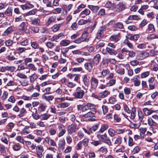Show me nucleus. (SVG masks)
Masks as SVG:
<instances>
[{
  "instance_id": "obj_1",
  "label": "nucleus",
  "mask_w": 158,
  "mask_h": 158,
  "mask_svg": "<svg viewBox=\"0 0 158 158\" xmlns=\"http://www.w3.org/2000/svg\"><path fill=\"white\" fill-rule=\"evenodd\" d=\"M85 94V91L81 87H78L76 88L73 96L77 98L81 99L83 97Z\"/></svg>"
},
{
  "instance_id": "obj_2",
  "label": "nucleus",
  "mask_w": 158,
  "mask_h": 158,
  "mask_svg": "<svg viewBox=\"0 0 158 158\" xmlns=\"http://www.w3.org/2000/svg\"><path fill=\"white\" fill-rule=\"evenodd\" d=\"M58 129L59 132L57 133V136L58 137L62 136L66 133V131L64 126L62 124H59L58 126Z\"/></svg>"
},
{
  "instance_id": "obj_3",
  "label": "nucleus",
  "mask_w": 158,
  "mask_h": 158,
  "mask_svg": "<svg viewBox=\"0 0 158 158\" xmlns=\"http://www.w3.org/2000/svg\"><path fill=\"white\" fill-rule=\"evenodd\" d=\"M44 151L43 146L41 145H38L36 148V154L39 158H41L43 156V152Z\"/></svg>"
},
{
  "instance_id": "obj_4",
  "label": "nucleus",
  "mask_w": 158,
  "mask_h": 158,
  "mask_svg": "<svg viewBox=\"0 0 158 158\" xmlns=\"http://www.w3.org/2000/svg\"><path fill=\"white\" fill-rule=\"evenodd\" d=\"M100 141L103 142L109 145H110L111 143L110 140L107 137V135L106 134L99 136Z\"/></svg>"
},
{
  "instance_id": "obj_5",
  "label": "nucleus",
  "mask_w": 158,
  "mask_h": 158,
  "mask_svg": "<svg viewBox=\"0 0 158 158\" xmlns=\"http://www.w3.org/2000/svg\"><path fill=\"white\" fill-rule=\"evenodd\" d=\"M149 56V53L143 51L137 54V58L140 60H142Z\"/></svg>"
},
{
  "instance_id": "obj_6",
  "label": "nucleus",
  "mask_w": 158,
  "mask_h": 158,
  "mask_svg": "<svg viewBox=\"0 0 158 158\" xmlns=\"http://www.w3.org/2000/svg\"><path fill=\"white\" fill-rule=\"evenodd\" d=\"M78 129V128L76 126L75 124H72L68 126V132L69 133L71 134L75 132L76 130Z\"/></svg>"
},
{
  "instance_id": "obj_7",
  "label": "nucleus",
  "mask_w": 158,
  "mask_h": 158,
  "mask_svg": "<svg viewBox=\"0 0 158 158\" xmlns=\"http://www.w3.org/2000/svg\"><path fill=\"white\" fill-rule=\"evenodd\" d=\"M138 120L140 123L143 122L144 123L146 122V118H147L144 116L141 110L138 111Z\"/></svg>"
},
{
  "instance_id": "obj_8",
  "label": "nucleus",
  "mask_w": 158,
  "mask_h": 158,
  "mask_svg": "<svg viewBox=\"0 0 158 158\" xmlns=\"http://www.w3.org/2000/svg\"><path fill=\"white\" fill-rule=\"evenodd\" d=\"M139 77L138 75H136L134 76L131 79L134 83V86H139L140 85V81L139 80Z\"/></svg>"
},
{
  "instance_id": "obj_9",
  "label": "nucleus",
  "mask_w": 158,
  "mask_h": 158,
  "mask_svg": "<svg viewBox=\"0 0 158 158\" xmlns=\"http://www.w3.org/2000/svg\"><path fill=\"white\" fill-rule=\"evenodd\" d=\"M120 39V33H118L116 35H112L110 39L112 41L115 42H118Z\"/></svg>"
},
{
  "instance_id": "obj_10",
  "label": "nucleus",
  "mask_w": 158,
  "mask_h": 158,
  "mask_svg": "<svg viewBox=\"0 0 158 158\" xmlns=\"http://www.w3.org/2000/svg\"><path fill=\"white\" fill-rule=\"evenodd\" d=\"M15 27L13 26H11L8 27L4 32L3 35L6 36L12 32L14 31Z\"/></svg>"
},
{
  "instance_id": "obj_11",
  "label": "nucleus",
  "mask_w": 158,
  "mask_h": 158,
  "mask_svg": "<svg viewBox=\"0 0 158 158\" xmlns=\"http://www.w3.org/2000/svg\"><path fill=\"white\" fill-rule=\"evenodd\" d=\"M56 19V17L54 16H50L46 23V25L48 26L50 25L51 23L55 22Z\"/></svg>"
},
{
  "instance_id": "obj_12",
  "label": "nucleus",
  "mask_w": 158,
  "mask_h": 158,
  "mask_svg": "<svg viewBox=\"0 0 158 158\" xmlns=\"http://www.w3.org/2000/svg\"><path fill=\"white\" fill-rule=\"evenodd\" d=\"M116 11L119 12L122 11L125 8V6L123 2H120L118 5Z\"/></svg>"
},
{
  "instance_id": "obj_13",
  "label": "nucleus",
  "mask_w": 158,
  "mask_h": 158,
  "mask_svg": "<svg viewBox=\"0 0 158 158\" xmlns=\"http://www.w3.org/2000/svg\"><path fill=\"white\" fill-rule=\"evenodd\" d=\"M149 6L147 5H143L141 6V8L139 10L138 12L142 15H143L144 12L143 10H146L149 8Z\"/></svg>"
},
{
  "instance_id": "obj_14",
  "label": "nucleus",
  "mask_w": 158,
  "mask_h": 158,
  "mask_svg": "<svg viewBox=\"0 0 158 158\" xmlns=\"http://www.w3.org/2000/svg\"><path fill=\"white\" fill-rule=\"evenodd\" d=\"M139 19V16L137 15H131L128 17L127 20L125 22L127 24H128L131 23L129 21V20H136Z\"/></svg>"
},
{
  "instance_id": "obj_15",
  "label": "nucleus",
  "mask_w": 158,
  "mask_h": 158,
  "mask_svg": "<svg viewBox=\"0 0 158 158\" xmlns=\"http://www.w3.org/2000/svg\"><path fill=\"white\" fill-rule=\"evenodd\" d=\"M61 26V24H55L52 27L51 30L53 32H56L59 30Z\"/></svg>"
},
{
  "instance_id": "obj_16",
  "label": "nucleus",
  "mask_w": 158,
  "mask_h": 158,
  "mask_svg": "<svg viewBox=\"0 0 158 158\" xmlns=\"http://www.w3.org/2000/svg\"><path fill=\"white\" fill-rule=\"evenodd\" d=\"M85 67L86 69L89 71L91 72L93 70V66L90 63L86 62L85 64Z\"/></svg>"
},
{
  "instance_id": "obj_17",
  "label": "nucleus",
  "mask_w": 158,
  "mask_h": 158,
  "mask_svg": "<svg viewBox=\"0 0 158 158\" xmlns=\"http://www.w3.org/2000/svg\"><path fill=\"white\" fill-rule=\"evenodd\" d=\"M143 111L145 116H147L152 114L153 112L152 110H149L147 108H144L143 109Z\"/></svg>"
},
{
  "instance_id": "obj_18",
  "label": "nucleus",
  "mask_w": 158,
  "mask_h": 158,
  "mask_svg": "<svg viewBox=\"0 0 158 158\" xmlns=\"http://www.w3.org/2000/svg\"><path fill=\"white\" fill-rule=\"evenodd\" d=\"M42 98L46 101H52L54 97L52 95L47 96L45 94H43L42 95Z\"/></svg>"
},
{
  "instance_id": "obj_19",
  "label": "nucleus",
  "mask_w": 158,
  "mask_h": 158,
  "mask_svg": "<svg viewBox=\"0 0 158 158\" xmlns=\"http://www.w3.org/2000/svg\"><path fill=\"white\" fill-rule=\"evenodd\" d=\"M31 24L35 26L39 25L40 23V19L38 18H35L31 21Z\"/></svg>"
},
{
  "instance_id": "obj_20",
  "label": "nucleus",
  "mask_w": 158,
  "mask_h": 158,
  "mask_svg": "<svg viewBox=\"0 0 158 158\" xmlns=\"http://www.w3.org/2000/svg\"><path fill=\"white\" fill-rule=\"evenodd\" d=\"M106 50L110 55H115L117 54V51L112 48H110L108 47L106 48Z\"/></svg>"
},
{
  "instance_id": "obj_21",
  "label": "nucleus",
  "mask_w": 158,
  "mask_h": 158,
  "mask_svg": "<svg viewBox=\"0 0 158 158\" xmlns=\"http://www.w3.org/2000/svg\"><path fill=\"white\" fill-rule=\"evenodd\" d=\"M98 85V81L94 78H92L91 81V85L93 88H96Z\"/></svg>"
},
{
  "instance_id": "obj_22",
  "label": "nucleus",
  "mask_w": 158,
  "mask_h": 158,
  "mask_svg": "<svg viewBox=\"0 0 158 158\" xmlns=\"http://www.w3.org/2000/svg\"><path fill=\"white\" fill-rule=\"evenodd\" d=\"M65 141L64 139L63 138L60 139L59 140L58 143V146L60 148H62V149H64L65 145Z\"/></svg>"
},
{
  "instance_id": "obj_23",
  "label": "nucleus",
  "mask_w": 158,
  "mask_h": 158,
  "mask_svg": "<svg viewBox=\"0 0 158 158\" xmlns=\"http://www.w3.org/2000/svg\"><path fill=\"white\" fill-rule=\"evenodd\" d=\"M82 79L84 84L87 86L89 85V80L87 78V75L86 74L83 75L82 76Z\"/></svg>"
},
{
  "instance_id": "obj_24",
  "label": "nucleus",
  "mask_w": 158,
  "mask_h": 158,
  "mask_svg": "<svg viewBox=\"0 0 158 158\" xmlns=\"http://www.w3.org/2000/svg\"><path fill=\"white\" fill-rule=\"evenodd\" d=\"M47 106L46 104L44 103H42L40 104L38 108V110L40 112H43L45 110Z\"/></svg>"
},
{
  "instance_id": "obj_25",
  "label": "nucleus",
  "mask_w": 158,
  "mask_h": 158,
  "mask_svg": "<svg viewBox=\"0 0 158 158\" xmlns=\"http://www.w3.org/2000/svg\"><path fill=\"white\" fill-rule=\"evenodd\" d=\"M146 39L148 40H151L155 39H158V35L153 33L150 34L148 36Z\"/></svg>"
},
{
  "instance_id": "obj_26",
  "label": "nucleus",
  "mask_w": 158,
  "mask_h": 158,
  "mask_svg": "<svg viewBox=\"0 0 158 158\" xmlns=\"http://www.w3.org/2000/svg\"><path fill=\"white\" fill-rule=\"evenodd\" d=\"M110 94V92L107 90H106L100 93L99 97L102 98H105L107 97V96Z\"/></svg>"
},
{
  "instance_id": "obj_27",
  "label": "nucleus",
  "mask_w": 158,
  "mask_h": 158,
  "mask_svg": "<svg viewBox=\"0 0 158 158\" xmlns=\"http://www.w3.org/2000/svg\"><path fill=\"white\" fill-rule=\"evenodd\" d=\"M51 116L50 114L45 113L40 116V118L41 120H47Z\"/></svg>"
},
{
  "instance_id": "obj_28",
  "label": "nucleus",
  "mask_w": 158,
  "mask_h": 158,
  "mask_svg": "<svg viewBox=\"0 0 158 158\" xmlns=\"http://www.w3.org/2000/svg\"><path fill=\"white\" fill-rule=\"evenodd\" d=\"M136 110L135 108H132L131 114L130 116L131 119L133 120L135 118L136 116Z\"/></svg>"
},
{
  "instance_id": "obj_29",
  "label": "nucleus",
  "mask_w": 158,
  "mask_h": 158,
  "mask_svg": "<svg viewBox=\"0 0 158 158\" xmlns=\"http://www.w3.org/2000/svg\"><path fill=\"white\" fill-rule=\"evenodd\" d=\"M70 43V41L67 40H62L60 43V44L62 46H66L68 45Z\"/></svg>"
},
{
  "instance_id": "obj_30",
  "label": "nucleus",
  "mask_w": 158,
  "mask_h": 158,
  "mask_svg": "<svg viewBox=\"0 0 158 158\" xmlns=\"http://www.w3.org/2000/svg\"><path fill=\"white\" fill-rule=\"evenodd\" d=\"M109 126L107 124H104L101 125L100 129L99 130V131L102 133L105 130H106L108 128Z\"/></svg>"
},
{
  "instance_id": "obj_31",
  "label": "nucleus",
  "mask_w": 158,
  "mask_h": 158,
  "mask_svg": "<svg viewBox=\"0 0 158 158\" xmlns=\"http://www.w3.org/2000/svg\"><path fill=\"white\" fill-rule=\"evenodd\" d=\"M38 78V76L35 73L32 74L30 76V81L31 83L34 82Z\"/></svg>"
},
{
  "instance_id": "obj_32",
  "label": "nucleus",
  "mask_w": 158,
  "mask_h": 158,
  "mask_svg": "<svg viewBox=\"0 0 158 158\" xmlns=\"http://www.w3.org/2000/svg\"><path fill=\"white\" fill-rule=\"evenodd\" d=\"M127 53L128 55L127 59H129L130 58H133L135 56V52L132 50H129Z\"/></svg>"
},
{
  "instance_id": "obj_33",
  "label": "nucleus",
  "mask_w": 158,
  "mask_h": 158,
  "mask_svg": "<svg viewBox=\"0 0 158 158\" xmlns=\"http://www.w3.org/2000/svg\"><path fill=\"white\" fill-rule=\"evenodd\" d=\"M89 109L92 110V111H93L94 113H96V109L94 108L95 106L93 104L90 103H88L87 104Z\"/></svg>"
},
{
  "instance_id": "obj_34",
  "label": "nucleus",
  "mask_w": 158,
  "mask_h": 158,
  "mask_svg": "<svg viewBox=\"0 0 158 158\" xmlns=\"http://www.w3.org/2000/svg\"><path fill=\"white\" fill-rule=\"evenodd\" d=\"M150 74V71H147L142 73L140 75V77L142 78H145L148 77Z\"/></svg>"
},
{
  "instance_id": "obj_35",
  "label": "nucleus",
  "mask_w": 158,
  "mask_h": 158,
  "mask_svg": "<svg viewBox=\"0 0 158 158\" xmlns=\"http://www.w3.org/2000/svg\"><path fill=\"white\" fill-rule=\"evenodd\" d=\"M88 33L86 32H85L83 33V34H82L81 37V38L83 40V41H84L86 42H88L89 40V39L86 38L87 36H88Z\"/></svg>"
},
{
  "instance_id": "obj_36",
  "label": "nucleus",
  "mask_w": 158,
  "mask_h": 158,
  "mask_svg": "<svg viewBox=\"0 0 158 158\" xmlns=\"http://www.w3.org/2000/svg\"><path fill=\"white\" fill-rule=\"evenodd\" d=\"M0 152L3 155H6V151L5 147L2 144H0Z\"/></svg>"
},
{
  "instance_id": "obj_37",
  "label": "nucleus",
  "mask_w": 158,
  "mask_h": 158,
  "mask_svg": "<svg viewBox=\"0 0 158 158\" xmlns=\"http://www.w3.org/2000/svg\"><path fill=\"white\" fill-rule=\"evenodd\" d=\"M124 43L125 44L127 45L128 47L130 49H133L134 47L133 44L129 42L128 40H125L124 42Z\"/></svg>"
},
{
  "instance_id": "obj_38",
  "label": "nucleus",
  "mask_w": 158,
  "mask_h": 158,
  "mask_svg": "<svg viewBox=\"0 0 158 158\" xmlns=\"http://www.w3.org/2000/svg\"><path fill=\"white\" fill-rule=\"evenodd\" d=\"M88 7L94 12H97L98 10V7L97 6L89 5Z\"/></svg>"
},
{
  "instance_id": "obj_39",
  "label": "nucleus",
  "mask_w": 158,
  "mask_h": 158,
  "mask_svg": "<svg viewBox=\"0 0 158 158\" xmlns=\"http://www.w3.org/2000/svg\"><path fill=\"white\" fill-rule=\"evenodd\" d=\"M95 113L93 111H90L85 114L84 116L85 118H91L94 116V114Z\"/></svg>"
},
{
  "instance_id": "obj_40",
  "label": "nucleus",
  "mask_w": 158,
  "mask_h": 158,
  "mask_svg": "<svg viewBox=\"0 0 158 158\" xmlns=\"http://www.w3.org/2000/svg\"><path fill=\"white\" fill-rule=\"evenodd\" d=\"M12 148L14 151H18L20 150L21 147L19 144L15 143Z\"/></svg>"
},
{
  "instance_id": "obj_41",
  "label": "nucleus",
  "mask_w": 158,
  "mask_h": 158,
  "mask_svg": "<svg viewBox=\"0 0 158 158\" xmlns=\"http://www.w3.org/2000/svg\"><path fill=\"white\" fill-rule=\"evenodd\" d=\"M45 45L48 48L50 49L53 48L55 46V44L54 43L50 41L47 42L45 44Z\"/></svg>"
},
{
  "instance_id": "obj_42",
  "label": "nucleus",
  "mask_w": 158,
  "mask_h": 158,
  "mask_svg": "<svg viewBox=\"0 0 158 158\" xmlns=\"http://www.w3.org/2000/svg\"><path fill=\"white\" fill-rule=\"evenodd\" d=\"M114 144L119 145L122 142V138L120 136L114 140Z\"/></svg>"
},
{
  "instance_id": "obj_43",
  "label": "nucleus",
  "mask_w": 158,
  "mask_h": 158,
  "mask_svg": "<svg viewBox=\"0 0 158 158\" xmlns=\"http://www.w3.org/2000/svg\"><path fill=\"white\" fill-rule=\"evenodd\" d=\"M152 70L155 71H157L158 70V64L153 61H152Z\"/></svg>"
},
{
  "instance_id": "obj_44",
  "label": "nucleus",
  "mask_w": 158,
  "mask_h": 158,
  "mask_svg": "<svg viewBox=\"0 0 158 158\" xmlns=\"http://www.w3.org/2000/svg\"><path fill=\"white\" fill-rule=\"evenodd\" d=\"M116 96L114 95L110 97L109 99V102L111 104H114L115 103L116 101Z\"/></svg>"
},
{
  "instance_id": "obj_45",
  "label": "nucleus",
  "mask_w": 158,
  "mask_h": 158,
  "mask_svg": "<svg viewBox=\"0 0 158 158\" xmlns=\"http://www.w3.org/2000/svg\"><path fill=\"white\" fill-rule=\"evenodd\" d=\"M31 46L34 49H37L39 48V45L35 41L31 42Z\"/></svg>"
},
{
  "instance_id": "obj_46",
  "label": "nucleus",
  "mask_w": 158,
  "mask_h": 158,
  "mask_svg": "<svg viewBox=\"0 0 158 158\" xmlns=\"http://www.w3.org/2000/svg\"><path fill=\"white\" fill-rule=\"evenodd\" d=\"M3 135L4 136H2L1 137V141L5 144H8V141L7 139V138L5 137L6 135H7L6 133H3Z\"/></svg>"
},
{
  "instance_id": "obj_47",
  "label": "nucleus",
  "mask_w": 158,
  "mask_h": 158,
  "mask_svg": "<svg viewBox=\"0 0 158 158\" xmlns=\"http://www.w3.org/2000/svg\"><path fill=\"white\" fill-rule=\"evenodd\" d=\"M148 30L151 32L154 31L155 28L153 25L152 24H149L148 26Z\"/></svg>"
},
{
  "instance_id": "obj_48",
  "label": "nucleus",
  "mask_w": 158,
  "mask_h": 158,
  "mask_svg": "<svg viewBox=\"0 0 158 158\" xmlns=\"http://www.w3.org/2000/svg\"><path fill=\"white\" fill-rule=\"evenodd\" d=\"M5 15L8 16H10L12 15V10L11 8H8L5 12Z\"/></svg>"
},
{
  "instance_id": "obj_49",
  "label": "nucleus",
  "mask_w": 158,
  "mask_h": 158,
  "mask_svg": "<svg viewBox=\"0 0 158 158\" xmlns=\"http://www.w3.org/2000/svg\"><path fill=\"white\" fill-rule=\"evenodd\" d=\"M16 139L19 143L24 144L25 140L23 137L20 136H17Z\"/></svg>"
},
{
  "instance_id": "obj_50",
  "label": "nucleus",
  "mask_w": 158,
  "mask_h": 158,
  "mask_svg": "<svg viewBox=\"0 0 158 158\" xmlns=\"http://www.w3.org/2000/svg\"><path fill=\"white\" fill-rule=\"evenodd\" d=\"M69 50L68 48H63L61 49V53L64 56L66 57V53L68 52Z\"/></svg>"
},
{
  "instance_id": "obj_51",
  "label": "nucleus",
  "mask_w": 158,
  "mask_h": 158,
  "mask_svg": "<svg viewBox=\"0 0 158 158\" xmlns=\"http://www.w3.org/2000/svg\"><path fill=\"white\" fill-rule=\"evenodd\" d=\"M146 120H147L148 124L149 125L151 126H154V124L155 123V122L151 118L149 117L147 118H146Z\"/></svg>"
},
{
  "instance_id": "obj_52",
  "label": "nucleus",
  "mask_w": 158,
  "mask_h": 158,
  "mask_svg": "<svg viewBox=\"0 0 158 158\" xmlns=\"http://www.w3.org/2000/svg\"><path fill=\"white\" fill-rule=\"evenodd\" d=\"M108 133L110 136L113 137L115 135V131L113 129L110 128L108 130Z\"/></svg>"
},
{
  "instance_id": "obj_53",
  "label": "nucleus",
  "mask_w": 158,
  "mask_h": 158,
  "mask_svg": "<svg viewBox=\"0 0 158 158\" xmlns=\"http://www.w3.org/2000/svg\"><path fill=\"white\" fill-rule=\"evenodd\" d=\"M43 3L46 4L47 7H52V5L51 2L49 0H43Z\"/></svg>"
},
{
  "instance_id": "obj_54",
  "label": "nucleus",
  "mask_w": 158,
  "mask_h": 158,
  "mask_svg": "<svg viewBox=\"0 0 158 158\" xmlns=\"http://www.w3.org/2000/svg\"><path fill=\"white\" fill-rule=\"evenodd\" d=\"M81 141V142L83 145L85 147L88 145L89 142V139L88 138H85Z\"/></svg>"
},
{
  "instance_id": "obj_55",
  "label": "nucleus",
  "mask_w": 158,
  "mask_h": 158,
  "mask_svg": "<svg viewBox=\"0 0 158 158\" xmlns=\"http://www.w3.org/2000/svg\"><path fill=\"white\" fill-rule=\"evenodd\" d=\"M31 29L32 33L33 34L38 33L39 30V27L36 26L32 27H31Z\"/></svg>"
},
{
  "instance_id": "obj_56",
  "label": "nucleus",
  "mask_w": 158,
  "mask_h": 158,
  "mask_svg": "<svg viewBox=\"0 0 158 158\" xmlns=\"http://www.w3.org/2000/svg\"><path fill=\"white\" fill-rule=\"evenodd\" d=\"M90 13V11L87 9H85L83 11L81 12L80 15H89Z\"/></svg>"
},
{
  "instance_id": "obj_57",
  "label": "nucleus",
  "mask_w": 158,
  "mask_h": 158,
  "mask_svg": "<svg viewBox=\"0 0 158 158\" xmlns=\"http://www.w3.org/2000/svg\"><path fill=\"white\" fill-rule=\"evenodd\" d=\"M26 111V110L23 108H21L20 110V113L18 115L19 117H23L24 115L25 112Z\"/></svg>"
},
{
  "instance_id": "obj_58",
  "label": "nucleus",
  "mask_w": 158,
  "mask_h": 158,
  "mask_svg": "<svg viewBox=\"0 0 158 158\" xmlns=\"http://www.w3.org/2000/svg\"><path fill=\"white\" fill-rule=\"evenodd\" d=\"M134 144L135 143L133 142V139L130 136H129L128 137V145L130 147H132L134 145Z\"/></svg>"
},
{
  "instance_id": "obj_59",
  "label": "nucleus",
  "mask_w": 158,
  "mask_h": 158,
  "mask_svg": "<svg viewBox=\"0 0 158 158\" xmlns=\"http://www.w3.org/2000/svg\"><path fill=\"white\" fill-rule=\"evenodd\" d=\"M93 62L94 64L97 65L99 63V54H97L94 57L93 59Z\"/></svg>"
},
{
  "instance_id": "obj_60",
  "label": "nucleus",
  "mask_w": 158,
  "mask_h": 158,
  "mask_svg": "<svg viewBox=\"0 0 158 158\" xmlns=\"http://www.w3.org/2000/svg\"><path fill=\"white\" fill-rule=\"evenodd\" d=\"M51 88L50 87H48L45 88L43 91L45 93L44 94H45V95L51 94L52 93L51 92Z\"/></svg>"
},
{
  "instance_id": "obj_61",
  "label": "nucleus",
  "mask_w": 158,
  "mask_h": 158,
  "mask_svg": "<svg viewBox=\"0 0 158 158\" xmlns=\"http://www.w3.org/2000/svg\"><path fill=\"white\" fill-rule=\"evenodd\" d=\"M40 11L46 15H48L52 14V12L49 10H46L43 9H41Z\"/></svg>"
},
{
  "instance_id": "obj_62",
  "label": "nucleus",
  "mask_w": 158,
  "mask_h": 158,
  "mask_svg": "<svg viewBox=\"0 0 158 158\" xmlns=\"http://www.w3.org/2000/svg\"><path fill=\"white\" fill-rule=\"evenodd\" d=\"M27 50L25 48L19 47L17 49V51L19 53H22Z\"/></svg>"
},
{
  "instance_id": "obj_63",
  "label": "nucleus",
  "mask_w": 158,
  "mask_h": 158,
  "mask_svg": "<svg viewBox=\"0 0 158 158\" xmlns=\"http://www.w3.org/2000/svg\"><path fill=\"white\" fill-rule=\"evenodd\" d=\"M88 21L89 20H85L83 19H81L78 21V24L79 25H84L87 23Z\"/></svg>"
},
{
  "instance_id": "obj_64",
  "label": "nucleus",
  "mask_w": 158,
  "mask_h": 158,
  "mask_svg": "<svg viewBox=\"0 0 158 158\" xmlns=\"http://www.w3.org/2000/svg\"><path fill=\"white\" fill-rule=\"evenodd\" d=\"M99 152L103 154H106L107 152V149L105 147H101L99 148Z\"/></svg>"
}]
</instances>
